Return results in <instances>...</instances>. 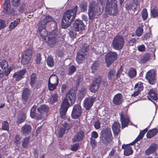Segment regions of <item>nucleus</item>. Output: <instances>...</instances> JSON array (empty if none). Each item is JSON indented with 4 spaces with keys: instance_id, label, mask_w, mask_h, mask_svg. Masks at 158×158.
I'll use <instances>...</instances> for the list:
<instances>
[{
    "instance_id": "obj_1",
    "label": "nucleus",
    "mask_w": 158,
    "mask_h": 158,
    "mask_svg": "<svg viewBox=\"0 0 158 158\" xmlns=\"http://www.w3.org/2000/svg\"><path fill=\"white\" fill-rule=\"evenodd\" d=\"M103 8L101 4L96 1L90 2L89 5L88 15L89 19L97 18L102 13Z\"/></svg>"
},
{
    "instance_id": "obj_64",
    "label": "nucleus",
    "mask_w": 158,
    "mask_h": 158,
    "mask_svg": "<svg viewBox=\"0 0 158 158\" xmlns=\"http://www.w3.org/2000/svg\"><path fill=\"white\" fill-rule=\"evenodd\" d=\"M94 127L97 129H98L100 128V123L97 121L95 122L94 124Z\"/></svg>"
},
{
    "instance_id": "obj_56",
    "label": "nucleus",
    "mask_w": 158,
    "mask_h": 158,
    "mask_svg": "<svg viewBox=\"0 0 158 158\" xmlns=\"http://www.w3.org/2000/svg\"><path fill=\"white\" fill-rule=\"evenodd\" d=\"M90 144L92 147V148H94L95 147L96 145V142L95 140V139L92 138H90Z\"/></svg>"
},
{
    "instance_id": "obj_30",
    "label": "nucleus",
    "mask_w": 158,
    "mask_h": 158,
    "mask_svg": "<svg viewBox=\"0 0 158 158\" xmlns=\"http://www.w3.org/2000/svg\"><path fill=\"white\" fill-rule=\"evenodd\" d=\"M39 32L40 33V36L45 40V38L48 36H47V33L46 29H45V27L43 28L42 26L40 25H39Z\"/></svg>"
},
{
    "instance_id": "obj_49",
    "label": "nucleus",
    "mask_w": 158,
    "mask_h": 158,
    "mask_svg": "<svg viewBox=\"0 0 158 158\" xmlns=\"http://www.w3.org/2000/svg\"><path fill=\"white\" fill-rule=\"evenodd\" d=\"M2 129L3 130L8 131L9 129L8 123L6 121H3L2 123Z\"/></svg>"
},
{
    "instance_id": "obj_47",
    "label": "nucleus",
    "mask_w": 158,
    "mask_h": 158,
    "mask_svg": "<svg viewBox=\"0 0 158 158\" xmlns=\"http://www.w3.org/2000/svg\"><path fill=\"white\" fill-rule=\"evenodd\" d=\"M19 24L17 21L14 20L13 22H11L9 25V28L10 29H13L15 28Z\"/></svg>"
},
{
    "instance_id": "obj_63",
    "label": "nucleus",
    "mask_w": 158,
    "mask_h": 158,
    "mask_svg": "<svg viewBox=\"0 0 158 158\" xmlns=\"http://www.w3.org/2000/svg\"><path fill=\"white\" fill-rule=\"evenodd\" d=\"M41 81H36L34 87L37 89L40 88L41 86Z\"/></svg>"
},
{
    "instance_id": "obj_40",
    "label": "nucleus",
    "mask_w": 158,
    "mask_h": 158,
    "mask_svg": "<svg viewBox=\"0 0 158 158\" xmlns=\"http://www.w3.org/2000/svg\"><path fill=\"white\" fill-rule=\"evenodd\" d=\"M30 141L29 137H26L24 139L22 143V146L24 148H27L28 146L29 143Z\"/></svg>"
},
{
    "instance_id": "obj_61",
    "label": "nucleus",
    "mask_w": 158,
    "mask_h": 158,
    "mask_svg": "<svg viewBox=\"0 0 158 158\" xmlns=\"http://www.w3.org/2000/svg\"><path fill=\"white\" fill-rule=\"evenodd\" d=\"M99 65V64L98 62H95L92 64L91 69L92 70H95L97 67H98Z\"/></svg>"
},
{
    "instance_id": "obj_27",
    "label": "nucleus",
    "mask_w": 158,
    "mask_h": 158,
    "mask_svg": "<svg viewBox=\"0 0 158 158\" xmlns=\"http://www.w3.org/2000/svg\"><path fill=\"white\" fill-rule=\"evenodd\" d=\"M70 128V126L67 123H64L63 125V127L60 129L59 131V135L60 137H62L63 135L64 134L65 131L67 130H69Z\"/></svg>"
},
{
    "instance_id": "obj_42",
    "label": "nucleus",
    "mask_w": 158,
    "mask_h": 158,
    "mask_svg": "<svg viewBox=\"0 0 158 158\" xmlns=\"http://www.w3.org/2000/svg\"><path fill=\"white\" fill-rule=\"evenodd\" d=\"M0 66L1 68L4 69H6L8 68V63L6 61L2 60L0 63Z\"/></svg>"
},
{
    "instance_id": "obj_29",
    "label": "nucleus",
    "mask_w": 158,
    "mask_h": 158,
    "mask_svg": "<svg viewBox=\"0 0 158 158\" xmlns=\"http://www.w3.org/2000/svg\"><path fill=\"white\" fill-rule=\"evenodd\" d=\"M158 132V129L155 128L149 130L147 134V137L150 139L155 136Z\"/></svg>"
},
{
    "instance_id": "obj_24",
    "label": "nucleus",
    "mask_w": 158,
    "mask_h": 158,
    "mask_svg": "<svg viewBox=\"0 0 158 158\" xmlns=\"http://www.w3.org/2000/svg\"><path fill=\"white\" fill-rule=\"evenodd\" d=\"M122 148L124 149V153L125 156H128L132 154V150L128 145H123L122 146Z\"/></svg>"
},
{
    "instance_id": "obj_25",
    "label": "nucleus",
    "mask_w": 158,
    "mask_h": 158,
    "mask_svg": "<svg viewBox=\"0 0 158 158\" xmlns=\"http://www.w3.org/2000/svg\"><path fill=\"white\" fill-rule=\"evenodd\" d=\"M120 125L119 123L114 122L112 126V128L113 130L114 136L117 137L118 134L120 131Z\"/></svg>"
},
{
    "instance_id": "obj_48",
    "label": "nucleus",
    "mask_w": 158,
    "mask_h": 158,
    "mask_svg": "<svg viewBox=\"0 0 158 158\" xmlns=\"http://www.w3.org/2000/svg\"><path fill=\"white\" fill-rule=\"evenodd\" d=\"M58 96L56 94H53L52 95L51 97L50 101L51 103H53L58 100Z\"/></svg>"
},
{
    "instance_id": "obj_39",
    "label": "nucleus",
    "mask_w": 158,
    "mask_h": 158,
    "mask_svg": "<svg viewBox=\"0 0 158 158\" xmlns=\"http://www.w3.org/2000/svg\"><path fill=\"white\" fill-rule=\"evenodd\" d=\"M150 59V56L148 54H144L141 58L140 61L141 63H144L148 61Z\"/></svg>"
},
{
    "instance_id": "obj_26",
    "label": "nucleus",
    "mask_w": 158,
    "mask_h": 158,
    "mask_svg": "<svg viewBox=\"0 0 158 158\" xmlns=\"http://www.w3.org/2000/svg\"><path fill=\"white\" fill-rule=\"evenodd\" d=\"M157 145L155 143L152 144L149 148L145 151V153L146 155H149L150 154L155 152L157 148Z\"/></svg>"
},
{
    "instance_id": "obj_20",
    "label": "nucleus",
    "mask_w": 158,
    "mask_h": 158,
    "mask_svg": "<svg viewBox=\"0 0 158 158\" xmlns=\"http://www.w3.org/2000/svg\"><path fill=\"white\" fill-rule=\"evenodd\" d=\"M45 40L51 47L55 45L57 42L56 38L54 36L51 35L48 36L47 38H45Z\"/></svg>"
},
{
    "instance_id": "obj_45",
    "label": "nucleus",
    "mask_w": 158,
    "mask_h": 158,
    "mask_svg": "<svg viewBox=\"0 0 158 158\" xmlns=\"http://www.w3.org/2000/svg\"><path fill=\"white\" fill-rule=\"evenodd\" d=\"M57 85V84L48 82V89L50 91H53L56 89Z\"/></svg>"
},
{
    "instance_id": "obj_37",
    "label": "nucleus",
    "mask_w": 158,
    "mask_h": 158,
    "mask_svg": "<svg viewBox=\"0 0 158 158\" xmlns=\"http://www.w3.org/2000/svg\"><path fill=\"white\" fill-rule=\"evenodd\" d=\"M36 78L37 77L35 74L33 73L31 75L30 85L31 87H34L36 81Z\"/></svg>"
},
{
    "instance_id": "obj_17",
    "label": "nucleus",
    "mask_w": 158,
    "mask_h": 158,
    "mask_svg": "<svg viewBox=\"0 0 158 158\" xmlns=\"http://www.w3.org/2000/svg\"><path fill=\"white\" fill-rule=\"evenodd\" d=\"M141 0H133V3L132 2L129 3H127L125 5V7L127 10H131L133 8L134 10L136 8V6L139 5Z\"/></svg>"
},
{
    "instance_id": "obj_11",
    "label": "nucleus",
    "mask_w": 158,
    "mask_h": 158,
    "mask_svg": "<svg viewBox=\"0 0 158 158\" xmlns=\"http://www.w3.org/2000/svg\"><path fill=\"white\" fill-rule=\"evenodd\" d=\"M73 27L77 31H79L84 29L85 25L82 21L80 19H76L73 24Z\"/></svg>"
},
{
    "instance_id": "obj_57",
    "label": "nucleus",
    "mask_w": 158,
    "mask_h": 158,
    "mask_svg": "<svg viewBox=\"0 0 158 158\" xmlns=\"http://www.w3.org/2000/svg\"><path fill=\"white\" fill-rule=\"evenodd\" d=\"M36 58L35 60L36 63L37 64H39L40 62L41 58V55L40 54H37L36 55Z\"/></svg>"
},
{
    "instance_id": "obj_18",
    "label": "nucleus",
    "mask_w": 158,
    "mask_h": 158,
    "mask_svg": "<svg viewBox=\"0 0 158 158\" xmlns=\"http://www.w3.org/2000/svg\"><path fill=\"white\" fill-rule=\"evenodd\" d=\"M26 71L25 69H24L15 73L13 77L15 78V80L16 81H19L22 78H23L24 74L26 73Z\"/></svg>"
},
{
    "instance_id": "obj_52",
    "label": "nucleus",
    "mask_w": 158,
    "mask_h": 158,
    "mask_svg": "<svg viewBox=\"0 0 158 158\" xmlns=\"http://www.w3.org/2000/svg\"><path fill=\"white\" fill-rule=\"evenodd\" d=\"M143 30L142 27H139L137 29L136 33V35L138 36H140L143 33Z\"/></svg>"
},
{
    "instance_id": "obj_38",
    "label": "nucleus",
    "mask_w": 158,
    "mask_h": 158,
    "mask_svg": "<svg viewBox=\"0 0 158 158\" xmlns=\"http://www.w3.org/2000/svg\"><path fill=\"white\" fill-rule=\"evenodd\" d=\"M143 84L141 82H139L136 84L135 86V90L139 91V92L143 90Z\"/></svg>"
},
{
    "instance_id": "obj_41",
    "label": "nucleus",
    "mask_w": 158,
    "mask_h": 158,
    "mask_svg": "<svg viewBox=\"0 0 158 158\" xmlns=\"http://www.w3.org/2000/svg\"><path fill=\"white\" fill-rule=\"evenodd\" d=\"M47 63L48 66L50 67H52L54 66V61L52 57L49 56L48 57Z\"/></svg>"
},
{
    "instance_id": "obj_32",
    "label": "nucleus",
    "mask_w": 158,
    "mask_h": 158,
    "mask_svg": "<svg viewBox=\"0 0 158 158\" xmlns=\"http://www.w3.org/2000/svg\"><path fill=\"white\" fill-rule=\"evenodd\" d=\"M148 94L149 97H148L149 99H151L156 100L157 99V94L156 92L153 90H150Z\"/></svg>"
},
{
    "instance_id": "obj_15",
    "label": "nucleus",
    "mask_w": 158,
    "mask_h": 158,
    "mask_svg": "<svg viewBox=\"0 0 158 158\" xmlns=\"http://www.w3.org/2000/svg\"><path fill=\"white\" fill-rule=\"evenodd\" d=\"M30 90L29 89L26 88L23 91L22 96L23 103L24 105L27 102L29 96L31 94Z\"/></svg>"
},
{
    "instance_id": "obj_14",
    "label": "nucleus",
    "mask_w": 158,
    "mask_h": 158,
    "mask_svg": "<svg viewBox=\"0 0 158 158\" xmlns=\"http://www.w3.org/2000/svg\"><path fill=\"white\" fill-rule=\"evenodd\" d=\"M102 139L105 143H107L111 141L112 140V136L110 131H106L102 135Z\"/></svg>"
},
{
    "instance_id": "obj_28",
    "label": "nucleus",
    "mask_w": 158,
    "mask_h": 158,
    "mask_svg": "<svg viewBox=\"0 0 158 158\" xmlns=\"http://www.w3.org/2000/svg\"><path fill=\"white\" fill-rule=\"evenodd\" d=\"M148 129L147 128H146L144 130L140 131L139 134L136 138L135 140L132 143H130V144L131 145H133L135 143L141 140L143 138L144 134L148 131Z\"/></svg>"
},
{
    "instance_id": "obj_35",
    "label": "nucleus",
    "mask_w": 158,
    "mask_h": 158,
    "mask_svg": "<svg viewBox=\"0 0 158 158\" xmlns=\"http://www.w3.org/2000/svg\"><path fill=\"white\" fill-rule=\"evenodd\" d=\"M4 10L6 12H8L10 10V4L9 0H6L3 4Z\"/></svg>"
},
{
    "instance_id": "obj_13",
    "label": "nucleus",
    "mask_w": 158,
    "mask_h": 158,
    "mask_svg": "<svg viewBox=\"0 0 158 158\" xmlns=\"http://www.w3.org/2000/svg\"><path fill=\"white\" fill-rule=\"evenodd\" d=\"M155 71L154 70H150L147 72L146 78L151 84H154L155 82Z\"/></svg>"
},
{
    "instance_id": "obj_9",
    "label": "nucleus",
    "mask_w": 158,
    "mask_h": 158,
    "mask_svg": "<svg viewBox=\"0 0 158 158\" xmlns=\"http://www.w3.org/2000/svg\"><path fill=\"white\" fill-rule=\"evenodd\" d=\"M82 109L80 105H75L73 109L72 116L73 118L76 119L78 118L81 115Z\"/></svg>"
},
{
    "instance_id": "obj_23",
    "label": "nucleus",
    "mask_w": 158,
    "mask_h": 158,
    "mask_svg": "<svg viewBox=\"0 0 158 158\" xmlns=\"http://www.w3.org/2000/svg\"><path fill=\"white\" fill-rule=\"evenodd\" d=\"M84 135V133L81 131H79L74 136L73 139V141L75 142L77 141H80L81 140Z\"/></svg>"
},
{
    "instance_id": "obj_19",
    "label": "nucleus",
    "mask_w": 158,
    "mask_h": 158,
    "mask_svg": "<svg viewBox=\"0 0 158 158\" xmlns=\"http://www.w3.org/2000/svg\"><path fill=\"white\" fill-rule=\"evenodd\" d=\"M113 102L116 105H119L121 104L123 102L122 94L120 93L116 94L113 98Z\"/></svg>"
},
{
    "instance_id": "obj_5",
    "label": "nucleus",
    "mask_w": 158,
    "mask_h": 158,
    "mask_svg": "<svg viewBox=\"0 0 158 158\" xmlns=\"http://www.w3.org/2000/svg\"><path fill=\"white\" fill-rule=\"evenodd\" d=\"M124 39L122 35H118L113 39L112 45L113 48L117 50L121 49L124 44Z\"/></svg>"
},
{
    "instance_id": "obj_36",
    "label": "nucleus",
    "mask_w": 158,
    "mask_h": 158,
    "mask_svg": "<svg viewBox=\"0 0 158 158\" xmlns=\"http://www.w3.org/2000/svg\"><path fill=\"white\" fill-rule=\"evenodd\" d=\"M128 74L130 77L133 78L136 76V70L134 68H131L129 71Z\"/></svg>"
},
{
    "instance_id": "obj_34",
    "label": "nucleus",
    "mask_w": 158,
    "mask_h": 158,
    "mask_svg": "<svg viewBox=\"0 0 158 158\" xmlns=\"http://www.w3.org/2000/svg\"><path fill=\"white\" fill-rule=\"evenodd\" d=\"M115 71L113 69H110L108 72L107 77L109 80L112 81L114 78L115 73Z\"/></svg>"
},
{
    "instance_id": "obj_58",
    "label": "nucleus",
    "mask_w": 158,
    "mask_h": 158,
    "mask_svg": "<svg viewBox=\"0 0 158 158\" xmlns=\"http://www.w3.org/2000/svg\"><path fill=\"white\" fill-rule=\"evenodd\" d=\"M91 138L94 139H96L98 137V133L95 131H93L91 133Z\"/></svg>"
},
{
    "instance_id": "obj_53",
    "label": "nucleus",
    "mask_w": 158,
    "mask_h": 158,
    "mask_svg": "<svg viewBox=\"0 0 158 158\" xmlns=\"http://www.w3.org/2000/svg\"><path fill=\"white\" fill-rule=\"evenodd\" d=\"M151 14L153 17H156L158 16V13L156 7L154 8L153 10L151 11Z\"/></svg>"
},
{
    "instance_id": "obj_6",
    "label": "nucleus",
    "mask_w": 158,
    "mask_h": 158,
    "mask_svg": "<svg viewBox=\"0 0 158 158\" xmlns=\"http://www.w3.org/2000/svg\"><path fill=\"white\" fill-rule=\"evenodd\" d=\"M32 54V48L29 47L24 52L21 60L22 63L24 65L28 64L31 60Z\"/></svg>"
},
{
    "instance_id": "obj_7",
    "label": "nucleus",
    "mask_w": 158,
    "mask_h": 158,
    "mask_svg": "<svg viewBox=\"0 0 158 158\" xmlns=\"http://www.w3.org/2000/svg\"><path fill=\"white\" fill-rule=\"evenodd\" d=\"M117 54L116 52H108L106 55L105 62L108 67L117 58Z\"/></svg>"
},
{
    "instance_id": "obj_62",
    "label": "nucleus",
    "mask_w": 158,
    "mask_h": 158,
    "mask_svg": "<svg viewBox=\"0 0 158 158\" xmlns=\"http://www.w3.org/2000/svg\"><path fill=\"white\" fill-rule=\"evenodd\" d=\"M5 26V23L4 21L0 19V29L4 28Z\"/></svg>"
},
{
    "instance_id": "obj_10",
    "label": "nucleus",
    "mask_w": 158,
    "mask_h": 158,
    "mask_svg": "<svg viewBox=\"0 0 158 158\" xmlns=\"http://www.w3.org/2000/svg\"><path fill=\"white\" fill-rule=\"evenodd\" d=\"M119 114L122 128H125L127 126L129 123V117L126 114L124 113L122 111L119 113Z\"/></svg>"
},
{
    "instance_id": "obj_55",
    "label": "nucleus",
    "mask_w": 158,
    "mask_h": 158,
    "mask_svg": "<svg viewBox=\"0 0 158 158\" xmlns=\"http://www.w3.org/2000/svg\"><path fill=\"white\" fill-rule=\"evenodd\" d=\"M76 69V67L72 65L70 66L69 69V75H71L75 72Z\"/></svg>"
},
{
    "instance_id": "obj_31",
    "label": "nucleus",
    "mask_w": 158,
    "mask_h": 158,
    "mask_svg": "<svg viewBox=\"0 0 158 158\" xmlns=\"http://www.w3.org/2000/svg\"><path fill=\"white\" fill-rule=\"evenodd\" d=\"M48 82L58 85L59 81L57 76L55 74L51 75L49 78Z\"/></svg>"
},
{
    "instance_id": "obj_51",
    "label": "nucleus",
    "mask_w": 158,
    "mask_h": 158,
    "mask_svg": "<svg viewBox=\"0 0 158 158\" xmlns=\"http://www.w3.org/2000/svg\"><path fill=\"white\" fill-rule=\"evenodd\" d=\"M76 31L74 29L69 30V33L71 38H74L76 37L77 35Z\"/></svg>"
},
{
    "instance_id": "obj_4",
    "label": "nucleus",
    "mask_w": 158,
    "mask_h": 158,
    "mask_svg": "<svg viewBox=\"0 0 158 158\" xmlns=\"http://www.w3.org/2000/svg\"><path fill=\"white\" fill-rule=\"evenodd\" d=\"M106 11L110 15H116L118 12L116 0H107Z\"/></svg>"
},
{
    "instance_id": "obj_2",
    "label": "nucleus",
    "mask_w": 158,
    "mask_h": 158,
    "mask_svg": "<svg viewBox=\"0 0 158 158\" xmlns=\"http://www.w3.org/2000/svg\"><path fill=\"white\" fill-rule=\"evenodd\" d=\"M77 8L78 7L76 5L72 9L67 10L64 13L61 23L62 28H67L70 25L76 16Z\"/></svg>"
},
{
    "instance_id": "obj_50",
    "label": "nucleus",
    "mask_w": 158,
    "mask_h": 158,
    "mask_svg": "<svg viewBox=\"0 0 158 158\" xmlns=\"http://www.w3.org/2000/svg\"><path fill=\"white\" fill-rule=\"evenodd\" d=\"M21 137L19 135H15L14 139V142L17 144H19L20 143V140Z\"/></svg>"
},
{
    "instance_id": "obj_59",
    "label": "nucleus",
    "mask_w": 158,
    "mask_h": 158,
    "mask_svg": "<svg viewBox=\"0 0 158 158\" xmlns=\"http://www.w3.org/2000/svg\"><path fill=\"white\" fill-rule=\"evenodd\" d=\"M79 144H74L71 146V150L73 151H76L79 147Z\"/></svg>"
},
{
    "instance_id": "obj_12",
    "label": "nucleus",
    "mask_w": 158,
    "mask_h": 158,
    "mask_svg": "<svg viewBox=\"0 0 158 158\" xmlns=\"http://www.w3.org/2000/svg\"><path fill=\"white\" fill-rule=\"evenodd\" d=\"M101 79L99 77L94 78L93 82L90 87L89 89L91 92L94 93L98 89L100 84Z\"/></svg>"
},
{
    "instance_id": "obj_44",
    "label": "nucleus",
    "mask_w": 158,
    "mask_h": 158,
    "mask_svg": "<svg viewBox=\"0 0 158 158\" xmlns=\"http://www.w3.org/2000/svg\"><path fill=\"white\" fill-rule=\"evenodd\" d=\"M86 90L85 88L81 89L79 91L78 97L81 99H82L86 93Z\"/></svg>"
},
{
    "instance_id": "obj_3",
    "label": "nucleus",
    "mask_w": 158,
    "mask_h": 158,
    "mask_svg": "<svg viewBox=\"0 0 158 158\" xmlns=\"http://www.w3.org/2000/svg\"><path fill=\"white\" fill-rule=\"evenodd\" d=\"M75 92L73 89L69 90L66 95L61 106L60 111L62 114H64L70 104H72L75 100Z\"/></svg>"
},
{
    "instance_id": "obj_22",
    "label": "nucleus",
    "mask_w": 158,
    "mask_h": 158,
    "mask_svg": "<svg viewBox=\"0 0 158 158\" xmlns=\"http://www.w3.org/2000/svg\"><path fill=\"white\" fill-rule=\"evenodd\" d=\"M53 20V19L49 15L46 16L45 18L44 19L39 23V25L42 26L43 28L45 27L47 23Z\"/></svg>"
},
{
    "instance_id": "obj_16",
    "label": "nucleus",
    "mask_w": 158,
    "mask_h": 158,
    "mask_svg": "<svg viewBox=\"0 0 158 158\" xmlns=\"http://www.w3.org/2000/svg\"><path fill=\"white\" fill-rule=\"evenodd\" d=\"M95 98L91 97L86 98L84 101L83 105L86 110L89 109L92 106Z\"/></svg>"
},
{
    "instance_id": "obj_43",
    "label": "nucleus",
    "mask_w": 158,
    "mask_h": 158,
    "mask_svg": "<svg viewBox=\"0 0 158 158\" xmlns=\"http://www.w3.org/2000/svg\"><path fill=\"white\" fill-rule=\"evenodd\" d=\"M80 7L81 9L83 11H86L87 7V3L85 2H83L80 4Z\"/></svg>"
},
{
    "instance_id": "obj_21",
    "label": "nucleus",
    "mask_w": 158,
    "mask_h": 158,
    "mask_svg": "<svg viewBox=\"0 0 158 158\" xmlns=\"http://www.w3.org/2000/svg\"><path fill=\"white\" fill-rule=\"evenodd\" d=\"M31 130L32 128L30 125L25 124L21 128V132L22 134L27 135L31 132Z\"/></svg>"
},
{
    "instance_id": "obj_60",
    "label": "nucleus",
    "mask_w": 158,
    "mask_h": 158,
    "mask_svg": "<svg viewBox=\"0 0 158 158\" xmlns=\"http://www.w3.org/2000/svg\"><path fill=\"white\" fill-rule=\"evenodd\" d=\"M138 50L140 52H143L145 50V48L144 45H141L138 47Z\"/></svg>"
},
{
    "instance_id": "obj_8",
    "label": "nucleus",
    "mask_w": 158,
    "mask_h": 158,
    "mask_svg": "<svg viewBox=\"0 0 158 158\" xmlns=\"http://www.w3.org/2000/svg\"><path fill=\"white\" fill-rule=\"evenodd\" d=\"M87 52V48L85 47H84L80 50L76 58V60L78 63H81L84 60L86 57V53Z\"/></svg>"
},
{
    "instance_id": "obj_54",
    "label": "nucleus",
    "mask_w": 158,
    "mask_h": 158,
    "mask_svg": "<svg viewBox=\"0 0 158 158\" xmlns=\"http://www.w3.org/2000/svg\"><path fill=\"white\" fill-rule=\"evenodd\" d=\"M20 0H12L11 3L14 6H18L20 5Z\"/></svg>"
},
{
    "instance_id": "obj_33",
    "label": "nucleus",
    "mask_w": 158,
    "mask_h": 158,
    "mask_svg": "<svg viewBox=\"0 0 158 158\" xmlns=\"http://www.w3.org/2000/svg\"><path fill=\"white\" fill-rule=\"evenodd\" d=\"M48 109V107L44 105H43L38 108V111L41 113H44L47 112Z\"/></svg>"
},
{
    "instance_id": "obj_46",
    "label": "nucleus",
    "mask_w": 158,
    "mask_h": 158,
    "mask_svg": "<svg viewBox=\"0 0 158 158\" xmlns=\"http://www.w3.org/2000/svg\"><path fill=\"white\" fill-rule=\"evenodd\" d=\"M141 15L143 19L144 20H145L147 18L148 14L147 12V10L146 9H144L141 12Z\"/></svg>"
}]
</instances>
